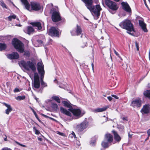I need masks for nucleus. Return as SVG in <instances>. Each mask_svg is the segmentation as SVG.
<instances>
[{"label":"nucleus","mask_w":150,"mask_h":150,"mask_svg":"<svg viewBox=\"0 0 150 150\" xmlns=\"http://www.w3.org/2000/svg\"><path fill=\"white\" fill-rule=\"evenodd\" d=\"M60 110L61 112L70 117L72 116V114L70 112L67 110L62 107H60Z\"/></svg>","instance_id":"obj_22"},{"label":"nucleus","mask_w":150,"mask_h":150,"mask_svg":"<svg viewBox=\"0 0 150 150\" xmlns=\"http://www.w3.org/2000/svg\"><path fill=\"white\" fill-rule=\"evenodd\" d=\"M16 143L22 146H23V147H26V146L25 145H23V144H21L20 143H19L18 142H16Z\"/></svg>","instance_id":"obj_41"},{"label":"nucleus","mask_w":150,"mask_h":150,"mask_svg":"<svg viewBox=\"0 0 150 150\" xmlns=\"http://www.w3.org/2000/svg\"><path fill=\"white\" fill-rule=\"evenodd\" d=\"M144 95L146 97L150 98V90H147L144 92Z\"/></svg>","instance_id":"obj_29"},{"label":"nucleus","mask_w":150,"mask_h":150,"mask_svg":"<svg viewBox=\"0 0 150 150\" xmlns=\"http://www.w3.org/2000/svg\"><path fill=\"white\" fill-rule=\"evenodd\" d=\"M33 129L35 131V134H36L38 135L40 134V132L36 129L35 127H34L33 128Z\"/></svg>","instance_id":"obj_36"},{"label":"nucleus","mask_w":150,"mask_h":150,"mask_svg":"<svg viewBox=\"0 0 150 150\" xmlns=\"http://www.w3.org/2000/svg\"><path fill=\"white\" fill-rule=\"evenodd\" d=\"M52 108L55 110H57L58 108V106L57 105L56 103H52Z\"/></svg>","instance_id":"obj_35"},{"label":"nucleus","mask_w":150,"mask_h":150,"mask_svg":"<svg viewBox=\"0 0 150 150\" xmlns=\"http://www.w3.org/2000/svg\"><path fill=\"white\" fill-rule=\"evenodd\" d=\"M38 140L40 141H41L42 140V139L41 138H40L39 137H38Z\"/></svg>","instance_id":"obj_55"},{"label":"nucleus","mask_w":150,"mask_h":150,"mask_svg":"<svg viewBox=\"0 0 150 150\" xmlns=\"http://www.w3.org/2000/svg\"><path fill=\"white\" fill-rule=\"evenodd\" d=\"M132 134H131L130 133H128V136L129 137H131Z\"/></svg>","instance_id":"obj_56"},{"label":"nucleus","mask_w":150,"mask_h":150,"mask_svg":"<svg viewBox=\"0 0 150 150\" xmlns=\"http://www.w3.org/2000/svg\"><path fill=\"white\" fill-rule=\"evenodd\" d=\"M31 6L32 9L35 11H38L40 8L39 4L35 2H31Z\"/></svg>","instance_id":"obj_15"},{"label":"nucleus","mask_w":150,"mask_h":150,"mask_svg":"<svg viewBox=\"0 0 150 150\" xmlns=\"http://www.w3.org/2000/svg\"><path fill=\"white\" fill-rule=\"evenodd\" d=\"M41 115L42 116H44V117H45L46 118H48V117H49L47 116V115H44V114H41Z\"/></svg>","instance_id":"obj_52"},{"label":"nucleus","mask_w":150,"mask_h":150,"mask_svg":"<svg viewBox=\"0 0 150 150\" xmlns=\"http://www.w3.org/2000/svg\"><path fill=\"white\" fill-rule=\"evenodd\" d=\"M12 44L14 48L20 53L24 52V45L22 42L17 38H14L12 41Z\"/></svg>","instance_id":"obj_5"},{"label":"nucleus","mask_w":150,"mask_h":150,"mask_svg":"<svg viewBox=\"0 0 150 150\" xmlns=\"http://www.w3.org/2000/svg\"><path fill=\"white\" fill-rule=\"evenodd\" d=\"M62 103L64 104V105L67 107L70 108L71 107V106L69 102L63 101L62 102Z\"/></svg>","instance_id":"obj_28"},{"label":"nucleus","mask_w":150,"mask_h":150,"mask_svg":"<svg viewBox=\"0 0 150 150\" xmlns=\"http://www.w3.org/2000/svg\"><path fill=\"white\" fill-rule=\"evenodd\" d=\"M112 96L115 98L116 99H118V97L116 95H112Z\"/></svg>","instance_id":"obj_46"},{"label":"nucleus","mask_w":150,"mask_h":150,"mask_svg":"<svg viewBox=\"0 0 150 150\" xmlns=\"http://www.w3.org/2000/svg\"><path fill=\"white\" fill-rule=\"evenodd\" d=\"M118 127L119 129H124V126L122 125H118Z\"/></svg>","instance_id":"obj_39"},{"label":"nucleus","mask_w":150,"mask_h":150,"mask_svg":"<svg viewBox=\"0 0 150 150\" xmlns=\"http://www.w3.org/2000/svg\"><path fill=\"white\" fill-rule=\"evenodd\" d=\"M147 133L149 137L150 136V129L147 131Z\"/></svg>","instance_id":"obj_49"},{"label":"nucleus","mask_w":150,"mask_h":150,"mask_svg":"<svg viewBox=\"0 0 150 150\" xmlns=\"http://www.w3.org/2000/svg\"><path fill=\"white\" fill-rule=\"evenodd\" d=\"M88 126V122H83L77 125L76 127V129L78 131L81 132L86 129Z\"/></svg>","instance_id":"obj_10"},{"label":"nucleus","mask_w":150,"mask_h":150,"mask_svg":"<svg viewBox=\"0 0 150 150\" xmlns=\"http://www.w3.org/2000/svg\"><path fill=\"white\" fill-rule=\"evenodd\" d=\"M16 15L13 14L11 16H10L8 17V20L11 21L12 19H15L16 18Z\"/></svg>","instance_id":"obj_34"},{"label":"nucleus","mask_w":150,"mask_h":150,"mask_svg":"<svg viewBox=\"0 0 150 150\" xmlns=\"http://www.w3.org/2000/svg\"><path fill=\"white\" fill-rule=\"evenodd\" d=\"M86 6L91 12L94 18L97 19L100 14V11L102 9L99 5H97L94 6L92 5L93 1L92 0H83Z\"/></svg>","instance_id":"obj_1"},{"label":"nucleus","mask_w":150,"mask_h":150,"mask_svg":"<svg viewBox=\"0 0 150 150\" xmlns=\"http://www.w3.org/2000/svg\"><path fill=\"white\" fill-rule=\"evenodd\" d=\"M122 119L124 120H127V118L126 117H123Z\"/></svg>","instance_id":"obj_54"},{"label":"nucleus","mask_w":150,"mask_h":150,"mask_svg":"<svg viewBox=\"0 0 150 150\" xmlns=\"http://www.w3.org/2000/svg\"><path fill=\"white\" fill-rule=\"evenodd\" d=\"M135 46H136V47L137 48V51H138L139 50V45H138V44L137 43V42H135Z\"/></svg>","instance_id":"obj_43"},{"label":"nucleus","mask_w":150,"mask_h":150,"mask_svg":"<svg viewBox=\"0 0 150 150\" xmlns=\"http://www.w3.org/2000/svg\"><path fill=\"white\" fill-rule=\"evenodd\" d=\"M123 8L126 11L129 12L131 11V9L128 4L126 2H122L121 3Z\"/></svg>","instance_id":"obj_20"},{"label":"nucleus","mask_w":150,"mask_h":150,"mask_svg":"<svg viewBox=\"0 0 150 150\" xmlns=\"http://www.w3.org/2000/svg\"><path fill=\"white\" fill-rule=\"evenodd\" d=\"M150 111V105L149 104L144 105L141 110V112L142 114H147Z\"/></svg>","instance_id":"obj_14"},{"label":"nucleus","mask_w":150,"mask_h":150,"mask_svg":"<svg viewBox=\"0 0 150 150\" xmlns=\"http://www.w3.org/2000/svg\"><path fill=\"white\" fill-rule=\"evenodd\" d=\"M107 98L109 101H111L112 99V98L110 96L108 97Z\"/></svg>","instance_id":"obj_50"},{"label":"nucleus","mask_w":150,"mask_h":150,"mask_svg":"<svg viewBox=\"0 0 150 150\" xmlns=\"http://www.w3.org/2000/svg\"><path fill=\"white\" fill-rule=\"evenodd\" d=\"M34 81L33 87L36 89H38L40 87V82L39 78L37 73H34Z\"/></svg>","instance_id":"obj_9"},{"label":"nucleus","mask_w":150,"mask_h":150,"mask_svg":"<svg viewBox=\"0 0 150 150\" xmlns=\"http://www.w3.org/2000/svg\"><path fill=\"white\" fill-rule=\"evenodd\" d=\"M30 78H31L32 79V78H33V76H30Z\"/></svg>","instance_id":"obj_62"},{"label":"nucleus","mask_w":150,"mask_h":150,"mask_svg":"<svg viewBox=\"0 0 150 150\" xmlns=\"http://www.w3.org/2000/svg\"><path fill=\"white\" fill-rule=\"evenodd\" d=\"M37 69L38 72L41 76V84L43 87L47 86L46 83L43 81V78L45 74L44 65L42 62H39L37 64Z\"/></svg>","instance_id":"obj_2"},{"label":"nucleus","mask_w":150,"mask_h":150,"mask_svg":"<svg viewBox=\"0 0 150 150\" xmlns=\"http://www.w3.org/2000/svg\"><path fill=\"white\" fill-rule=\"evenodd\" d=\"M113 140L112 136L109 134H105L103 141L102 143V145L105 148H108L111 145V143Z\"/></svg>","instance_id":"obj_6"},{"label":"nucleus","mask_w":150,"mask_h":150,"mask_svg":"<svg viewBox=\"0 0 150 150\" xmlns=\"http://www.w3.org/2000/svg\"><path fill=\"white\" fill-rule=\"evenodd\" d=\"M58 134H59L61 136H65V134L62 133L61 132H60L57 131V133Z\"/></svg>","instance_id":"obj_42"},{"label":"nucleus","mask_w":150,"mask_h":150,"mask_svg":"<svg viewBox=\"0 0 150 150\" xmlns=\"http://www.w3.org/2000/svg\"><path fill=\"white\" fill-rule=\"evenodd\" d=\"M142 104V101L140 98H138L134 100L132 102L131 105L134 108L140 107Z\"/></svg>","instance_id":"obj_11"},{"label":"nucleus","mask_w":150,"mask_h":150,"mask_svg":"<svg viewBox=\"0 0 150 150\" xmlns=\"http://www.w3.org/2000/svg\"><path fill=\"white\" fill-rule=\"evenodd\" d=\"M74 115V119H78L82 117L85 113L84 111H82L79 109H74L71 111Z\"/></svg>","instance_id":"obj_7"},{"label":"nucleus","mask_w":150,"mask_h":150,"mask_svg":"<svg viewBox=\"0 0 150 150\" xmlns=\"http://www.w3.org/2000/svg\"><path fill=\"white\" fill-rule=\"evenodd\" d=\"M91 144L92 145H93L94 144V143H92Z\"/></svg>","instance_id":"obj_63"},{"label":"nucleus","mask_w":150,"mask_h":150,"mask_svg":"<svg viewBox=\"0 0 150 150\" xmlns=\"http://www.w3.org/2000/svg\"><path fill=\"white\" fill-rule=\"evenodd\" d=\"M20 90L19 89H18V88H15L13 91L15 93L19 92H20Z\"/></svg>","instance_id":"obj_44"},{"label":"nucleus","mask_w":150,"mask_h":150,"mask_svg":"<svg viewBox=\"0 0 150 150\" xmlns=\"http://www.w3.org/2000/svg\"><path fill=\"white\" fill-rule=\"evenodd\" d=\"M103 117H104L102 119V120L103 121V123L106 122L107 121V117H106L105 116H104Z\"/></svg>","instance_id":"obj_38"},{"label":"nucleus","mask_w":150,"mask_h":150,"mask_svg":"<svg viewBox=\"0 0 150 150\" xmlns=\"http://www.w3.org/2000/svg\"><path fill=\"white\" fill-rule=\"evenodd\" d=\"M49 35L52 36H58V31L57 29L54 27H51L48 32Z\"/></svg>","instance_id":"obj_12"},{"label":"nucleus","mask_w":150,"mask_h":150,"mask_svg":"<svg viewBox=\"0 0 150 150\" xmlns=\"http://www.w3.org/2000/svg\"><path fill=\"white\" fill-rule=\"evenodd\" d=\"M107 108L106 107H103L102 108H98L95 109L93 110V111L95 112H100L105 110Z\"/></svg>","instance_id":"obj_26"},{"label":"nucleus","mask_w":150,"mask_h":150,"mask_svg":"<svg viewBox=\"0 0 150 150\" xmlns=\"http://www.w3.org/2000/svg\"><path fill=\"white\" fill-rule=\"evenodd\" d=\"M38 42H40V43H42V41L41 40H39L38 41Z\"/></svg>","instance_id":"obj_59"},{"label":"nucleus","mask_w":150,"mask_h":150,"mask_svg":"<svg viewBox=\"0 0 150 150\" xmlns=\"http://www.w3.org/2000/svg\"><path fill=\"white\" fill-rule=\"evenodd\" d=\"M22 3L24 5L25 8L30 11V5L27 0H20Z\"/></svg>","instance_id":"obj_24"},{"label":"nucleus","mask_w":150,"mask_h":150,"mask_svg":"<svg viewBox=\"0 0 150 150\" xmlns=\"http://www.w3.org/2000/svg\"><path fill=\"white\" fill-rule=\"evenodd\" d=\"M119 25L122 28L129 31H134L133 25L129 20H125L120 23Z\"/></svg>","instance_id":"obj_4"},{"label":"nucleus","mask_w":150,"mask_h":150,"mask_svg":"<svg viewBox=\"0 0 150 150\" xmlns=\"http://www.w3.org/2000/svg\"><path fill=\"white\" fill-rule=\"evenodd\" d=\"M20 65L28 71H29L30 69H31L33 71H35L36 70L34 64L33 62L30 61L26 62L24 60L21 61Z\"/></svg>","instance_id":"obj_3"},{"label":"nucleus","mask_w":150,"mask_h":150,"mask_svg":"<svg viewBox=\"0 0 150 150\" xmlns=\"http://www.w3.org/2000/svg\"><path fill=\"white\" fill-rule=\"evenodd\" d=\"M105 4L112 10L115 11L118 9V7L116 4L110 0H105Z\"/></svg>","instance_id":"obj_8"},{"label":"nucleus","mask_w":150,"mask_h":150,"mask_svg":"<svg viewBox=\"0 0 150 150\" xmlns=\"http://www.w3.org/2000/svg\"><path fill=\"white\" fill-rule=\"evenodd\" d=\"M52 20L54 22H57L61 20L59 13L57 11H54L52 14Z\"/></svg>","instance_id":"obj_13"},{"label":"nucleus","mask_w":150,"mask_h":150,"mask_svg":"<svg viewBox=\"0 0 150 150\" xmlns=\"http://www.w3.org/2000/svg\"><path fill=\"white\" fill-rule=\"evenodd\" d=\"M87 40V38L85 37L84 38V42L82 43L81 44V47L82 48H84L87 45V43L86 42Z\"/></svg>","instance_id":"obj_30"},{"label":"nucleus","mask_w":150,"mask_h":150,"mask_svg":"<svg viewBox=\"0 0 150 150\" xmlns=\"http://www.w3.org/2000/svg\"><path fill=\"white\" fill-rule=\"evenodd\" d=\"M34 115H35V117H36V118L40 122H41V121L39 119V118L38 117V116L37 114V113H36V112H34V113H33Z\"/></svg>","instance_id":"obj_40"},{"label":"nucleus","mask_w":150,"mask_h":150,"mask_svg":"<svg viewBox=\"0 0 150 150\" xmlns=\"http://www.w3.org/2000/svg\"><path fill=\"white\" fill-rule=\"evenodd\" d=\"M31 110H32V111H33V113H34V112H35L34 111V110L33 109V108H31Z\"/></svg>","instance_id":"obj_58"},{"label":"nucleus","mask_w":150,"mask_h":150,"mask_svg":"<svg viewBox=\"0 0 150 150\" xmlns=\"http://www.w3.org/2000/svg\"><path fill=\"white\" fill-rule=\"evenodd\" d=\"M144 1V4H145L146 6V7L147 8L149 9V10L150 11V9H149V8L147 5L146 2L145 1Z\"/></svg>","instance_id":"obj_53"},{"label":"nucleus","mask_w":150,"mask_h":150,"mask_svg":"<svg viewBox=\"0 0 150 150\" xmlns=\"http://www.w3.org/2000/svg\"><path fill=\"white\" fill-rule=\"evenodd\" d=\"M114 52L115 54L117 56H119V54L117 52H116V51L115 50H114Z\"/></svg>","instance_id":"obj_51"},{"label":"nucleus","mask_w":150,"mask_h":150,"mask_svg":"<svg viewBox=\"0 0 150 150\" xmlns=\"http://www.w3.org/2000/svg\"><path fill=\"white\" fill-rule=\"evenodd\" d=\"M24 55L27 56H28L30 55V53L29 52H25L24 53Z\"/></svg>","instance_id":"obj_45"},{"label":"nucleus","mask_w":150,"mask_h":150,"mask_svg":"<svg viewBox=\"0 0 150 150\" xmlns=\"http://www.w3.org/2000/svg\"><path fill=\"white\" fill-rule=\"evenodd\" d=\"M82 32V30L81 27L78 25H77L76 28V31L73 30L71 32L72 35H79Z\"/></svg>","instance_id":"obj_16"},{"label":"nucleus","mask_w":150,"mask_h":150,"mask_svg":"<svg viewBox=\"0 0 150 150\" xmlns=\"http://www.w3.org/2000/svg\"><path fill=\"white\" fill-rule=\"evenodd\" d=\"M112 132L113 133L114 135V139L117 142H119L121 139L120 137L118 135L116 132L114 130H113L112 131Z\"/></svg>","instance_id":"obj_25"},{"label":"nucleus","mask_w":150,"mask_h":150,"mask_svg":"<svg viewBox=\"0 0 150 150\" xmlns=\"http://www.w3.org/2000/svg\"><path fill=\"white\" fill-rule=\"evenodd\" d=\"M19 57V54L16 52H14L12 54L7 55L8 58L11 59H18Z\"/></svg>","instance_id":"obj_19"},{"label":"nucleus","mask_w":150,"mask_h":150,"mask_svg":"<svg viewBox=\"0 0 150 150\" xmlns=\"http://www.w3.org/2000/svg\"><path fill=\"white\" fill-rule=\"evenodd\" d=\"M24 31L26 33L30 35L34 31V30L32 27L28 26L27 28L24 29Z\"/></svg>","instance_id":"obj_23"},{"label":"nucleus","mask_w":150,"mask_h":150,"mask_svg":"<svg viewBox=\"0 0 150 150\" xmlns=\"http://www.w3.org/2000/svg\"><path fill=\"white\" fill-rule=\"evenodd\" d=\"M6 48V45L4 43H0V51H2L5 50Z\"/></svg>","instance_id":"obj_27"},{"label":"nucleus","mask_w":150,"mask_h":150,"mask_svg":"<svg viewBox=\"0 0 150 150\" xmlns=\"http://www.w3.org/2000/svg\"><path fill=\"white\" fill-rule=\"evenodd\" d=\"M149 1V2L150 3V0H148Z\"/></svg>","instance_id":"obj_64"},{"label":"nucleus","mask_w":150,"mask_h":150,"mask_svg":"<svg viewBox=\"0 0 150 150\" xmlns=\"http://www.w3.org/2000/svg\"><path fill=\"white\" fill-rule=\"evenodd\" d=\"M31 24L34 26L37 27L39 30L41 29L42 26L44 25V23L42 22L32 23Z\"/></svg>","instance_id":"obj_17"},{"label":"nucleus","mask_w":150,"mask_h":150,"mask_svg":"<svg viewBox=\"0 0 150 150\" xmlns=\"http://www.w3.org/2000/svg\"><path fill=\"white\" fill-rule=\"evenodd\" d=\"M113 0L115 1H116V2H118L120 1V0Z\"/></svg>","instance_id":"obj_60"},{"label":"nucleus","mask_w":150,"mask_h":150,"mask_svg":"<svg viewBox=\"0 0 150 150\" xmlns=\"http://www.w3.org/2000/svg\"><path fill=\"white\" fill-rule=\"evenodd\" d=\"M139 23L140 26L141 27L142 29L144 32H147V30L146 28V25L144 22V21L142 20H139Z\"/></svg>","instance_id":"obj_18"},{"label":"nucleus","mask_w":150,"mask_h":150,"mask_svg":"<svg viewBox=\"0 0 150 150\" xmlns=\"http://www.w3.org/2000/svg\"><path fill=\"white\" fill-rule=\"evenodd\" d=\"M4 140L5 141H7V137H6L5 138Z\"/></svg>","instance_id":"obj_61"},{"label":"nucleus","mask_w":150,"mask_h":150,"mask_svg":"<svg viewBox=\"0 0 150 150\" xmlns=\"http://www.w3.org/2000/svg\"><path fill=\"white\" fill-rule=\"evenodd\" d=\"M0 4L3 8H5L6 9L7 8L6 5L4 3V2L2 0H1L0 1Z\"/></svg>","instance_id":"obj_33"},{"label":"nucleus","mask_w":150,"mask_h":150,"mask_svg":"<svg viewBox=\"0 0 150 150\" xmlns=\"http://www.w3.org/2000/svg\"><path fill=\"white\" fill-rule=\"evenodd\" d=\"M91 66H92L93 71V72H94V65L93 63H91Z\"/></svg>","instance_id":"obj_48"},{"label":"nucleus","mask_w":150,"mask_h":150,"mask_svg":"<svg viewBox=\"0 0 150 150\" xmlns=\"http://www.w3.org/2000/svg\"><path fill=\"white\" fill-rule=\"evenodd\" d=\"M25 98V96H18L15 98L18 100H23Z\"/></svg>","instance_id":"obj_31"},{"label":"nucleus","mask_w":150,"mask_h":150,"mask_svg":"<svg viewBox=\"0 0 150 150\" xmlns=\"http://www.w3.org/2000/svg\"><path fill=\"white\" fill-rule=\"evenodd\" d=\"M52 99L57 101V103H60V99L59 97L57 96H54L52 97Z\"/></svg>","instance_id":"obj_32"},{"label":"nucleus","mask_w":150,"mask_h":150,"mask_svg":"<svg viewBox=\"0 0 150 150\" xmlns=\"http://www.w3.org/2000/svg\"><path fill=\"white\" fill-rule=\"evenodd\" d=\"M2 150H11V149L7 147H5L3 148Z\"/></svg>","instance_id":"obj_47"},{"label":"nucleus","mask_w":150,"mask_h":150,"mask_svg":"<svg viewBox=\"0 0 150 150\" xmlns=\"http://www.w3.org/2000/svg\"><path fill=\"white\" fill-rule=\"evenodd\" d=\"M31 110H32V111H33V113H34V112H35L34 111V110L33 109V108H31Z\"/></svg>","instance_id":"obj_57"},{"label":"nucleus","mask_w":150,"mask_h":150,"mask_svg":"<svg viewBox=\"0 0 150 150\" xmlns=\"http://www.w3.org/2000/svg\"><path fill=\"white\" fill-rule=\"evenodd\" d=\"M2 104L7 107V109L5 110V113L6 114L8 115L12 111V108L10 105L5 103H3Z\"/></svg>","instance_id":"obj_21"},{"label":"nucleus","mask_w":150,"mask_h":150,"mask_svg":"<svg viewBox=\"0 0 150 150\" xmlns=\"http://www.w3.org/2000/svg\"><path fill=\"white\" fill-rule=\"evenodd\" d=\"M69 137L72 138L74 137V138H76V135L75 133L74 132H72L71 133Z\"/></svg>","instance_id":"obj_37"}]
</instances>
